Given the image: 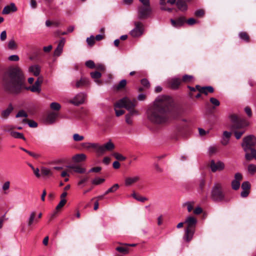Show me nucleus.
Wrapping results in <instances>:
<instances>
[{"instance_id":"nucleus-36","label":"nucleus","mask_w":256,"mask_h":256,"mask_svg":"<svg viewBox=\"0 0 256 256\" xmlns=\"http://www.w3.org/2000/svg\"><path fill=\"white\" fill-rule=\"evenodd\" d=\"M10 134L12 136L16 138H20L24 140H26V139L25 137L24 136L23 134L18 132L12 131L10 132Z\"/></svg>"},{"instance_id":"nucleus-14","label":"nucleus","mask_w":256,"mask_h":256,"mask_svg":"<svg viewBox=\"0 0 256 256\" xmlns=\"http://www.w3.org/2000/svg\"><path fill=\"white\" fill-rule=\"evenodd\" d=\"M86 96L83 94L80 93L77 94L75 98L70 100V102L75 106H79L84 103Z\"/></svg>"},{"instance_id":"nucleus-15","label":"nucleus","mask_w":256,"mask_h":256,"mask_svg":"<svg viewBox=\"0 0 256 256\" xmlns=\"http://www.w3.org/2000/svg\"><path fill=\"white\" fill-rule=\"evenodd\" d=\"M196 88L200 93L208 95V93H212L214 88L212 86H200L199 85L196 86Z\"/></svg>"},{"instance_id":"nucleus-16","label":"nucleus","mask_w":256,"mask_h":256,"mask_svg":"<svg viewBox=\"0 0 256 256\" xmlns=\"http://www.w3.org/2000/svg\"><path fill=\"white\" fill-rule=\"evenodd\" d=\"M170 22L173 26L180 28L186 22V19L184 16H180L176 20L171 19Z\"/></svg>"},{"instance_id":"nucleus-27","label":"nucleus","mask_w":256,"mask_h":256,"mask_svg":"<svg viewBox=\"0 0 256 256\" xmlns=\"http://www.w3.org/2000/svg\"><path fill=\"white\" fill-rule=\"evenodd\" d=\"M14 108L11 104H10L8 108L2 112L1 116L4 118H7L10 114L12 112Z\"/></svg>"},{"instance_id":"nucleus-58","label":"nucleus","mask_w":256,"mask_h":256,"mask_svg":"<svg viewBox=\"0 0 256 256\" xmlns=\"http://www.w3.org/2000/svg\"><path fill=\"white\" fill-rule=\"evenodd\" d=\"M188 88L190 90V92L189 93L190 96V98H192L194 96V92H195L196 90H197L196 88V87L194 88V87L190 86H188Z\"/></svg>"},{"instance_id":"nucleus-34","label":"nucleus","mask_w":256,"mask_h":256,"mask_svg":"<svg viewBox=\"0 0 256 256\" xmlns=\"http://www.w3.org/2000/svg\"><path fill=\"white\" fill-rule=\"evenodd\" d=\"M112 156L116 160H126V159L130 158L126 156H124L118 152H114L112 154ZM130 158L133 159L134 160H135L136 159V158L135 157H132Z\"/></svg>"},{"instance_id":"nucleus-4","label":"nucleus","mask_w":256,"mask_h":256,"mask_svg":"<svg viewBox=\"0 0 256 256\" xmlns=\"http://www.w3.org/2000/svg\"><path fill=\"white\" fill-rule=\"evenodd\" d=\"M230 118L232 123V127L234 134L237 140H239L245 132L244 129L248 125V122L244 119L241 118L236 115L233 114L230 116Z\"/></svg>"},{"instance_id":"nucleus-5","label":"nucleus","mask_w":256,"mask_h":256,"mask_svg":"<svg viewBox=\"0 0 256 256\" xmlns=\"http://www.w3.org/2000/svg\"><path fill=\"white\" fill-rule=\"evenodd\" d=\"M137 104L136 100L134 99L131 100L127 97H124L116 102L114 104L116 114L117 116H120L124 114V110H118V108H124L127 110H130L132 108H134Z\"/></svg>"},{"instance_id":"nucleus-21","label":"nucleus","mask_w":256,"mask_h":256,"mask_svg":"<svg viewBox=\"0 0 256 256\" xmlns=\"http://www.w3.org/2000/svg\"><path fill=\"white\" fill-rule=\"evenodd\" d=\"M64 43H65V39L64 38H62L60 40V42L58 44V45L57 46V48H56V49L54 50V55L55 56H58L60 55V54H62V50H63L64 46Z\"/></svg>"},{"instance_id":"nucleus-22","label":"nucleus","mask_w":256,"mask_h":256,"mask_svg":"<svg viewBox=\"0 0 256 256\" xmlns=\"http://www.w3.org/2000/svg\"><path fill=\"white\" fill-rule=\"evenodd\" d=\"M17 10V8L14 3H11L10 4L6 6L2 12V14H7L10 12H14Z\"/></svg>"},{"instance_id":"nucleus-12","label":"nucleus","mask_w":256,"mask_h":256,"mask_svg":"<svg viewBox=\"0 0 256 256\" xmlns=\"http://www.w3.org/2000/svg\"><path fill=\"white\" fill-rule=\"evenodd\" d=\"M224 164L222 161H211L210 167L212 172L220 171L224 168Z\"/></svg>"},{"instance_id":"nucleus-59","label":"nucleus","mask_w":256,"mask_h":256,"mask_svg":"<svg viewBox=\"0 0 256 256\" xmlns=\"http://www.w3.org/2000/svg\"><path fill=\"white\" fill-rule=\"evenodd\" d=\"M44 80V78L42 76H38L34 84L40 87V85L42 83Z\"/></svg>"},{"instance_id":"nucleus-13","label":"nucleus","mask_w":256,"mask_h":256,"mask_svg":"<svg viewBox=\"0 0 256 256\" xmlns=\"http://www.w3.org/2000/svg\"><path fill=\"white\" fill-rule=\"evenodd\" d=\"M242 179V176L240 172H237L234 175V178L232 182V189L237 190L240 188V182Z\"/></svg>"},{"instance_id":"nucleus-29","label":"nucleus","mask_w":256,"mask_h":256,"mask_svg":"<svg viewBox=\"0 0 256 256\" xmlns=\"http://www.w3.org/2000/svg\"><path fill=\"white\" fill-rule=\"evenodd\" d=\"M220 146L219 145H213L209 147L208 149V154L210 156L215 155L220 150Z\"/></svg>"},{"instance_id":"nucleus-50","label":"nucleus","mask_w":256,"mask_h":256,"mask_svg":"<svg viewBox=\"0 0 256 256\" xmlns=\"http://www.w3.org/2000/svg\"><path fill=\"white\" fill-rule=\"evenodd\" d=\"M86 42L90 46H93L95 43L94 37L93 36L86 38Z\"/></svg>"},{"instance_id":"nucleus-49","label":"nucleus","mask_w":256,"mask_h":256,"mask_svg":"<svg viewBox=\"0 0 256 256\" xmlns=\"http://www.w3.org/2000/svg\"><path fill=\"white\" fill-rule=\"evenodd\" d=\"M28 116V114L27 113L24 111V110H20L16 114V118H20V117H24L27 118Z\"/></svg>"},{"instance_id":"nucleus-25","label":"nucleus","mask_w":256,"mask_h":256,"mask_svg":"<svg viewBox=\"0 0 256 256\" xmlns=\"http://www.w3.org/2000/svg\"><path fill=\"white\" fill-rule=\"evenodd\" d=\"M90 84L88 80L86 78H82L79 80H78L76 84V88L88 86Z\"/></svg>"},{"instance_id":"nucleus-28","label":"nucleus","mask_w":256,"mask_h":256,"mask_svg":"<svg viewBox=\"0 0 256 256\" xmlns=\"http://www.w3.org/2000/svg\"><path fill=\"white\" fill-rule=\"evenodd\" d=\"M90 74L91 77L94 80V82L96 84L98 85H101L102 84V82L98 80V79L102 76V74L100 72L96 71L90 72Z\"/></svg>"},{"instance_id":"nucleus-31","label":"nucleus","mask_w":256,"mask_h":256,"mask_svg":"<svg viewBox=\"0 0 256 256\" xmlns=\"http://www.w3.org/2000/svg\"><path fill=\"white\" fill-rule=\"evenodd\" d=\"M194 232V229L186 228L184 239L187 242H190L192 239Z\"/></svg>"},{"instance_id":"nucleus-55","label":"nucleus","mask_w":256,"mask_h":256,"mask_svg":"<svg viewBox=\"0 0 256 256\" xmlns=\"http://www.w3.org/2000/svg\"><path fill=\"white\" fill-rule=\"evenodd\" d=\"M8 48L10 50H14L16 48V44L14 40H11L8 42Z\"/></svg>"},{"instance_id":"nucleus-6","label":"nucleus","mask_w":256,"mask_h":256,"mask_svg":"<svg viewBox=\"0 0 256 256\" xmlns=\"http://www.w3.org/2000/svg\"><path fill=\"white\" fill-rule=\"evenodd\" d=\"M142 4L138 7V16L140 19L147 18L151 14L152 9L150 0H139Z\"/></svg>"},{"instance_id":"nucleus-52","label":"nucleus","mask_w":256,"mask_h":256,"mask_svg":"<svg viewBox=\"0 0 256 256\" xmlns=\"http://www.w3.org/2000/svg\"><path fill=\"white\" fill-rule=\"evenodd\" d=\"M66 199H64V198L62 199L58 203V206H56V210H60L61 208H62L64 206V205L66 204Z\"/></svg>"},{"instance_id":"nucleus-7","label":"nucleus","mask_w":256,"mask_h":256,"mask_svg":"<svg viewBox=\"0 0 256 256\" xmlns=\"http://www.w3.org/2000/svg\"><path fill=\"white\" fill-rule=\"evenodd\" d=\"M256 145V137L252 134H250L244 136L242 139L241 144V146L244 151H246L247 150L251 148H254Z\"/></svg>"},{"instance_id":"nucleus-39","label":"nucleus","mask_w":256,"mask_h":256,"mask_svg":"<svg viewBox=\"0 0 256 256\" xmlns=\"http://www.w3.org/2000/svg\"><path fill=\"white\" fill-rule=\"evenodd\" d=\"M239 36L242 39L246 42L250 41V36L248 34L245 32H240L239 34Z\"/></svg>"},{"instance_id":"nucleus-40","label":"nucleus","mask_w":256,"mask_h":256,"mask_svg":"<svg viewBox=\"0 0 256 256\" xmlns=\"http://www.w3.org/2000/svg\"><path fill=\"white\" fill-rule=\"evenodd\" d=\"M41 172L42 175L45 176H51L52 174L50 169L45 167H42L41 168Z\"/></svg>"},{"instance_id":"nucleus-19","label":"nucleus","mask_w":256,"mask_h":256,"mask_svg":"<svg viewBox=\"0 0 256 256\" xmlns=\"http://www.w3.org/2000/svg\"><path fill=\"white\" fill-rule=\"evenodd\" d=\"M244 152L246 160H252V159L256 160V150L254 148H251Z\"/></svg>"},{"instance_id":"nucleus-51","label":"nucleus","mask_w":256,"mask_h":256,"mask_svg":"<svg viewBox=\"0 0 256 256\" xmlns=\"http://www.w3.org/2000/svg\"><path fill=\"white\" fill-rule=\"evenodd\" d=\"M73 138L76 142H80L84 140V136H80L78 134H75L73 135Z\"/></svg>"},{"instance_id":"nucleus-35","label":"nucleus","mask_w":256,"mask_h":256,"mask_svg":"<svg viewBox=\"0 0 256 256\" xmlns=\"http://www.w3.org/2000/svg\"><path fill=\"white\" fill-rule=\"evenodd\" d=\"M132 196L136 200L142 202L148 200L147 198L137 194L135 192L132 194Z\"/></svg>"},{"instance_id":"nucleus-38","label":"nucleus","mask_w":256,"mask_h":256,"mask_svg":"<svg viewBox=\"0 0 256 256\" xmlns=\"http://www.w3.org/2000/svg\"><path fill=\"white\" fill-rule=\"evenodd\" d=\"M119 188V185L117 184H114L112 187L109 188L104 194V195H106L110 192H116Z\"/></svg>"},{"instance_id":"nucleus-2","label":"nucleus","mask_w":256,"mask_h":256,"mask_svg":"<svg viewBox=\"0 0 256 256\" xmlns=\"http://www.w3.org/2000/svg\"><path fill=\"white\" fill-rule=\"evenodd\" d=\"M2 84L6 92L13 94H20L23 89L37 93L41 90L40 87L36 84L28 87L24 86V74L18 66H10L4 72Z\"/></svg>"},{"instance_id":"nucleus-42","label":"nucleus","mask_w":256,"mask_h":256,"mask_svg":"<svg viewBox=\"0 0 256 256\" xmlns=\"http://www.w3.org/2000/svg\"><path fill=\"white\" fill-rule=\"evenodd\" d=\"M193 76L188 74L184 75L181 80L182 82L188 83L191 82L193 80Z\"/></svg>"},{"instance_id":"nucleus-18","label":"nucleus","mask_w":256,"mask_h":256,"mask_svg":"<svg viewBox=\"0 0 256 256\" xmlns=\"http://www.w3.org/2000/svg\"><path fill=\"white\" fill-rule=\"evenodd\" d=\"M128 110L129 111V112L126 115V122L128 124H132V116L138 114V112L134 108H132L131 110Z\"/></svg>"},{"instance_id":"nucleus-47","label":"nucleus","mask_w":256,"mask_h":256,"mask_svg":"<svg viewBox=\"0 0 256 256\" xmlns=\"http://www.w3.org/2000/svg\"><path fill=\"white\" fill-rule=\"evenodd\" d=\"M248 170L250 174H254L256 172V165L253 164H250L248 166Z\"/></svg>"},{"instance_id":"nucleus-33","label":"nucleus","mask_w":256,"mask_h":256,"mask_svg":"<svg viewBox=\"0 0 256 256\" xmlns=\"http://www.w3.org/2000/svg\"><path fill=\"white\" fill-rule=\"evenodd\" d=\"M126 84V80H122L120 82L114 86V90H120L124 89Z\"/></svg>"},{"instance_id":"nucleus-32","label":"nucleus","mask_w":256,"mask_h":256,"mask_svg":"<svg viewBox=\"0 0 256 256\" xmlns=\"http://www.w3.org/2000/svg\"><path fill=\"white\" fill-rule=\"evenodd\" d=\"M29 71L33 73L34 75L38 76L40 72V68L38 65L32 66L29 68Z\"/></svg>"},{"instance_id":"nucleus-9","label":"nucleus","mask_w":256,"mask_h":256,"mask_svg":"<svg viewBox=\"0 0 256 256\" xmlns=\"http://www.w3.org/2000/svg\"><path fill=\"white\" fill-rule=\"evenodd\" d=\"M178 131L180 134L186 136L190 132L188 123L186 120L182 121L178 127Z\"/></svg>"},{"instance_id":"nucleus-44","label":"nucleus","mask_w":256,"mask_h":256,"mask_svg":"<svg viewBox=\"0 0 256 256\" xmlns=\"http://www.w3.org/2000/svg\"><path fill=\"white\" fill-rule=\"evenodd\" d=\"M116 250L118 252L124 254H126L128 252V248L127 247L124 246L117 247L116 248Z\"/></svg>"},{"instance_id":"nucleus-37","label":"nucleus","mask_w":256,"mask_h":256,"mask_svg":"<svg viewBox=\"0 0 256 256\" xmlns=\"http://www.w3.org/2000/svg\"><path fill=\"white\" fill-rule=\"evenodd\" d=\"M36 217V212H30V217L28 220V226H30L34 222V218Z\"/></svg>"},{"instance_id":"nucleus-43","label":"nucleus","mask_w":256,"mask_h":256,"mask_svg":"<svg viewBox=\"0 0 256 256\" xmlns=\"http://www.w3.org/2000/svg\"><path fill=\"white\" fill-rule=\"evenodd\" d=\"M210 101L213 105L212 109H214L216 107L220 105L219 100L214 98H210Z\"/></svg>"},{"instance_id":"nucleus-41","label":"nucleus","mask_w":256,"mask_h":256,"mask_svg":"<svg viewBox=\"0 0 256 256\" xmlns=\"http://www.w3.org/2000/svg\"><path fill=\"white\" fill-rule=\"evenodd\" d=\"M86 156L84 154H78L73 156L72 160H86Z\"/></svg>"},{"instance_id":"nucleus-48","label":"nucleus","mask_w":256,"mask_h":256,"mask_svg":"<svg viewBox=\"0 0 256 256\" xmlns=\"http://www.w3.org/2000/svg\"><path fill=\"white\" fill-rule=\"evenodd\" d=\"M142 86L146 88H148L150 86V84L148 80L146 78H142L140 81Z\"/></svg>"},{"instance_id":"nucleus-63","label":"nucleus","mask_w":256,"mask_h":256,"mask_svg":"<svg viewBox=\"0 0 256 256\" xmlns=\"http://www.w3.org/2000/svg\"><path fill=\"white\" fill-rule=\"evenodd\" d=\"M28 154L33 158H36V159L42 158V156L40 155L30 152V151L28 152Z\"/></svg>"},{"instance_id":"nucleus-64","label":"nucleus","mask_w":256,"mask_h":256,"mask_svg":"<svg viewBox=\"0 0 256 256\" xmlns=\"http://www.w3.org/2000/svg\"><path fill=\"white\" fill-rule=\"evenodd\" d=\"M186 22L189 25H193L196 22V20L194 18H190L188 19L187 20H186Z\"/></svg>"},{"instance_id":"nucleus-46","label":"nucleus","mask_w":256,"mask_h":256,"mask_svg":"<svg viewBox=\"0 0 256 256\" xmlns=\"http://www.w3.org/2000/svg\"><path fill=\"white\" fill-rule=\"evenodd\" d=\"M250 188V184L248 181H246L242 182V190H249Z\"/></svg>"},{"instance_id":"nucleus-26","label":"nucleus","mask_w":256,"mask_h":256,"mask_svg":"<svg viewBox=\"0 0 256 256\" xmlns=\"http://www.w3.org/2000/svg\"><path fill=\"white\" fill-rule=\"evenodd\" d=\"M58 116V114L54 112L48 114L46 117V120L49 124L54 122Z\"/></svg>"},{"instance_id":"nucleus-3","label":"nucleus","mask_w":256,"mask_h":256,"mask_svg":"<svg viewBox=\"0 0 256 256\" xmlns=\"http://www.w3.org/2000/svg\"><path fill=\"white\" fill-rule=\"evenodd\" d=\"M81 146L88 150L92 151L98 156H102L107 152H112L115 148V146L111 140L103 144L98 142H82Z\"/></svg>"},{"instance_id":"nucleus-45","label":"nucleus","mask_w":256,"mask_h":256,"mask_svg":"<svg viewBox=\"0 0 256 256\" xmlns=\"http://www.w3.org/2000/svg\"><path fill=\"white\" fill-rule=\"evenodd\" d=\"M50 108L54 110H59L61 108L60 104L58 102H54L50 104Z\"/></svg>"},{"instance_id":"nucleus-1","label":"nucleus","mask_w":256,"mask_h":256,"mask_svg":"<svg viewBox=\"0 0 256 256\" xmlns=\"http://www.w3.org/2000/svg\"><path fill=\"white\" fill-rule=\"evenodd\" d=\"M182 113V109L173 104L171 98L162 96L158 97L148 109L146 115L150 122L159 125L167 122L170 118H178Z\"/></svg>"},{"instance_id":"nucleus-17","label":"nucleus","mask_w":256,"mask_h":256,"mask_svg":"<svg viewBox=\"0 0 256 256\" xmlns=\"http://www.w3.org/2000/svg\"><path fill=\"white\" fill-rule=\"evenodd\" d=\"M197 220L194 216H188L186 220L185 223L187 224L188 229H194L197 223Z\"/></svg>"},{"instance_id":"nucleus-24","label":"nucleus","mask_w":256,"mask_h":256,"mask_svg":"<svg viewBox=\"0 0 256 256\" xmlns=\"http://www.w3.org/2000/svg\"><path fill=\"white\" fill-rule=\"evenodd\" d=\"M232 134L231 132L227 131H224V132L222 138L221 140V144L223 146H226L228 144Z\"/></svg>"},{"instance_id":"nucleus-60","label":"nucleus","mask_w":256,"mask_h":256,"mask_svg":"<svg viewBox=\"0 0 256 256\" xmlns=\"http://www.w3.org/2000/svg\"><path fill=\"white\" fill-rule=\"evenodd\" d=\"M95 68L102 72H104L106 70L105 66L102 64H98L96 65H95Z\"/></svg>"},{"instance_id":"nucleus-30","label":"nucleus","mask_w":256,"mask_h":256,"mask_svg":"<svg viewBox=\"0 0 256 256\" xmlns=\"http://www.w3.org/2000/svg\"><path fill=\"white\" fill-rule=\"evenodd\" d=\"M176 5L179 10L185 11L187 10V4L184 0H176Z\"/></svg>"},{"instance_id":"nucleus-61","label":"nucleus","mask_w":256,"mask_h":256,"mask_svg":"<svg viewBox=\"0 0 256 256\" xmlns=\"http://www.w3.org/2000/svg\"><path fill=\"white\" fill-rule=\"evenodd\" d=\"M8 59L10 61L17 62L20 58L18 55H12L8 57Z\"/></svg>"},{"instance_id":"nucleus-8","label":"nucleus","mask_w":256,"mask_h":256,"mask_svg":"<svg viewBox=\"0 0 256 256\" xmlns=\"http://www.w3.org/2000/svg\"><path fill=\"white\" fill-rule=\"evenodd\" d=\"M211 198L216 202L222 201L224 199V194L222 190L221 186L216 184L213 186L211 192Z\"/></svg>"},{"instance_id":"nucleus-20","label":"nucleus","mask_w":256,"mask_h":256,"mask_svg":"<svg viewBox=\"0 0 256 256\" xmlns=\"http://www.w3.org/2000/svg\"><path fill=\"white\" fill-rule=\"evenodd\" d=\"M181 84V80L176 78L171 79L168 82L169 86L173 90L178 89Z\"/></svg>"},{"instance_id":"nucleus-54","label":"nucleus","mask_w":256,"mask_h":256,"mask_svg":"<svg viewBox=\"0 0 256 256\" xmlns=\"http://www.w3.org/2000/svg\"><path fill=\"white\" fill-rule=\"evenodd\" d=\"M86 66L90 68H95V64L94 61L92 60H88L86 61L85 63Z\"/></svg>"},{"instance_id":"nucleus-23","label":"nucleus","mask_w":256,"mask_h":256,"mask_svg":"<svg viewBox=\"0 0 256 256\" xmlns=\"http://www.w3.org/2000/svg\"><path fill=\"white\" fill-rule=\"evenodd\" d=\"M139 180L140 177L138 176L132 177H128L125 179L124 184L126 186H129L138 182Z\"/></svg>"},{"instance_id":"nucleus-57","label":"nucleus","mask_w":256,"mask_h":256,"mask_svg":"<svg viewBox=\"0 0 256 256\" xmlns=\"http://www.w3.org/2000/svg\"><path fill=\"white\" fill-rule=\"evenodd\" d=\"M194 203V202H187L184 204V206H187L188 210V212H190L193 208Z\"/></svg>"},{"instance_id":"nucleus-53","label":"nucleus","mask_w":256,"mask_h":256,"mask_svg":"<svg viewBox=\"0 0 256 256\" xmlns=\"http://www.w3.org/2000/svg\"><path fill=\"white\" fill-rule=\"evenodd\" d=\"M194 14L198 18H202L204 14V11L202 9L198 10L196 11Z\"/></svg>"},{"instance_id":"nucleus-56","label":"nucleus","mask_w":256,"mask_h":256,"mask_svg":"<svg viewBox=\"0 0 256 256\" xmlns=\"http://www.w3.org/2000/svg\"><path fill=\"white\" fill-rule=\"evenodd\" d=\"M104 181V178H96L92 180V184L94 185H98L102 183Z\"/></svg>"},{"instance_id":"nucleus-11","label":"nucleus","mask_w":256,"mask_h":256,"mask_svg":"<svg viewBox=\"0 0 256 256\" xmlns=\"http://www.w3.org/2000/svg\"><path fill=\"white\" fill-rule=\"evenodd\" d=\"M66 167L73 170L74 172L79 174L84 173L86 171V168L82 165L77 162L67 166Z\"/></svg>"},{"instance_id":"nucleus-62","label":"nucleus","mask_w":256,"mask_h":256,"mask_svg":"<svg viewBox=\"0 0 256 256\" xmlns=\"http://www.w3.org/2000/svg\"><path fill=\"white\" fill-rule=\"evenodd\" d=\"M28 124L30 128H35L38 126V124L36 122H34L32 120H30Z\"/></svg>"},{"instance_id":"nucleus-10","label":"nucleus","mask_w":256,"mask_h":256,"mask_svg":"<svg viewBox=\"0 0 256 256\" xmlns=\"http://www.w3.org/2000/svg\"><path fill=\"white\" fill-rule=\"evenodd\" d=\"M135 28L130 32V35L133 37H138L143 32V25L142 22H138L135 23Z\"/></svg>"}]
</instances>
